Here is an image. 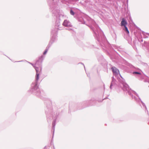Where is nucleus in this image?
<instances>
[{
  "mask_svg": "<svg viewBox=\"0 0 149 149\" xmlns=\"http://www.w3.org/2000/svg\"><path fill=\"white\" fill-rule=\"evenodd\" d=\"M111 69L113 73V75L116 77H117V79H118L119 82L118 85V87L119 88L120 87L121 89H123L124 91L128 92V94L131 96L132 98L134 99L136 102H139L140 100L143 106L145 108V111H147L148 113V110L145 104L141 100L139 97H138L137 99L136 97L133 96V94H135L138 97L137 93L135 91H132L131 89H130L128 85L124 81L121 80L120 79H118V76H121L120 74H119V70L115 67H112Z\"/></svg>",
  "mask_w": 149,
  "mask_h": 149,
  "instance_id": "nucleus-1",
  "label": "nucleus"
},
{
  "mask_svg": "<svg viewBox=\"0 0 149 149\" xmlns=\"http://www.w3.org/2000/svg\"><path fill=\"white\" fill-rule=\"evenodd\" d=\"M44 57L41 56L39 58V59L36 63V66H34L36 71V81L33 82L31 85V88L30 89L31 92L36 93V95L40 97V92L39 91L38 85V81L39 79V75L41 73L42 69V63Z\"/></svg>",
  "mask_w": 149,
  "mask_h": 149,
  "instance_id": "nucleus-2",
  "label": "nucleus"
},
{
  "mask_svg": "<svg viewBox=\"0 0 149 149\" xmlns=\"http://www.w3.org/2000/svg\"><path fill=\"white\" fill-rule=\"evenodd\" d=\"M94 26L96 30H94V27H91V29L94 32V36L97 38V41L103 48L104 49V47L108 48L109 47V44L104 37L103 32L97 25L95 24Z\"/></svg>",
  "mask_w": 149,
  "mask_h": 149,
  "instance_id": "nucleus-3",
  "label": "nucleus"
},
{
  "mask_svg": "<svg viewBox=\"0 0 149 149\" xmlns=\"http://www.w3.org/2000/svg\"><path fill=\"white\" fill-rule=\"evenodd\" d=\"M56 0H48V3L49 4L51 10L53 14L56 15L58 14V10H57L56 7Z\"/></svg>",
  "mask_w": 149,
  "mask_h": 149,
  "instance_id": "nucleus-4",
  "label": "nucleus"
},
{
  "mask_svg": "<svg viewBox=\"0 0 149 149\" xmlns=\"http://www.w3.org/2000/svg\"><path fill=\"white\" fill-rule=\"evenodd\" d=\"M60 24L61 23L60 19L59 18H58L56 20V22L55 24V28L53 30H52L51 32L52 35L54 34L53 36H52V38L51 39V40H52L53 41H54L55 39L56 38L55 36L58 30L61 29H60V28L59 27V26L60 25Z\"/></svg>",
  "mask_w": 149,
  "mask_h": 149,
  "instance_id": "nucleus-5",
  "label": "nucleus"
},
{
  "mask_svg": "<svg viewBox=\"0 0 149 149\" xmlns=\"http://www.w3.org/2000/svg\"><path fill=\"white\" fill-rule=\"evenodd\" d=\"M112 81L111 84L110 88V89H111L113 88L112 87H115L116 86V80L114 78L113 76L112 77Z\"/></svg>",
  "mask_w": 149,
  "mask_h": 149,
  "instance_id": "nucleus-6",
  "label": "nucleus"
},
{
  "mask_svg": "<svg viewBox=\"0 0 149 149\" xmlns=\"http://www.w3.org/2000/svg\"><path fill=\"white\" fill-rule=\"evenodd\" d=\"M63 26H71L72 25L70 22L67 20H65L63 24Z\"/></svg>",
  "mask_w": 149,
  "mask_h": 149,
  "instance_id": "nucleus-7",
  "label": "nucleus"
},
{
  "mask_svg": "<svg viewBox=\"0 0 149 149\" xmlns=\"http://www.w3.org/2000/svg\"><path fill=\"white\" fill-rule=\"evenodd\" d=\"M127 23L124 18L122 19L121 22V26H123L124 27L126 26Z\"/></svg>",
  "mask_w": 149,
  "mask_h": 149,
  "instance_id": "nucleus-8",
  "label": "nucleus"
},
{
  "mask_svg": "<svg viewBox=\"0 0 149 149\" xmlns=\"http://www.w3.org/2000/svg\"><path fill=\"white\" fill-rule=\"evenodd\" d=\"M133 74H139V79L140 80L144 78L143 76L142 75V74H141V73L139 72H133Z\"/></svg>",
  "mask_w": 149,
  "mask_h": 149,
  "instance_id": "nucleus-9",
  "label": "nucleus"
},
{
  "mask_svg": "<svg viewBox=\"0 0 149 149\" xmlns=\"http://www.w3.org/2000/svg\"><path fill=\"white\" fill-rule=\"evenodd\" d=\"M56 124V120H54L53 121L52 123V130H53V135H54V132L55 129V126Z\"/></svg>",
  "mask_w": 149,
  "mask_h": 149,
  "instance_id": "nucleus-10",
  "label": "nucleus"
},
{
  "mask_svg": "<svg viewBox=\"0 0 149 149\" xmlns=\"http://www.w3.org/2000/svg\"><path fill=\"white\" fill-rule=\"evenodd\" d=\"M71 0H61L62 3L68 5V3H71Z\"/></svg>",
  "mask_w": 149,
  "mask_h": 149,
  "instance_id": "nucleus-11",
  "label": "nucleus"
},
{
  "mask_svg": "<svg viewBox=\"0 0 149 149\" xmlns=\"http://www.w3.org/2000/svg\"><path fill=\"white\" fill-rule=\"evenodd\" d=\"M143 46L147 48H149V41L148 42H144Z\"/></svg>",
  "mask_w": 149,
  "mask_h": 149,
  "instance_id": "nucleus-12",
  "label": "nucleus"
},
{
  "mask_svg": "<svg viewBox=\"0 0 149 149\" xmlns=\"http://www.w3.org/2000/svg\"><path fill=\"white\" fill-rule=\"evenodd\" d=\"M49 45L47 46L46 47V49L45 50V52H44V53H43L44 55H45L47 53L48 50L49 49L50 46Z\"/></svg>",
  "mask_w": 149,
  "mask_h": 149,
  "instance_id": "nucleus-13",
  "label": "nucleus"
},
{
  "mask_svg": "<svg viewBox=\"0 0 149 149\" xmlns=\"http://www.w3.org/2000/svg\"><path fill=\"white\" fill-rule=\"evenodd\" d=\"M123 29L125 31L127 34H129V31L127 26L124 27V28Z\"/></svg>",
  "mask_w": 149,
  "mask_h": 149,
  "instance_id": "nucleus-14",
  "label": "nucleus"
},
{
  "mask_svg": "<svg viewBox=\"0 0 149 149\" xmlns=\"http://www.w3.org/2000/svg\"><path fill=\"white\" fill-rule=\"evenodd\" d=\"M128 65L131 68L133 69L135 68L134 67L130 64H128Z\"/></svg>",
  "mask_w": 149,
  "mask_h": 149,
  "instance_id": "nucleus-15",
  "label": "nucleus"
},
{
  "mask_svg": "<svg viewBox=\"0 0 149 149\" xmlns=\"http://www.w3.org/2000/svg\"><path fill=\"white\" fill-rule=\"evenodd\" d=\"M70 14L71 15H74V12H73V11L72 10H70Z\"/></svg>",
  "mask_w": 149,
  "mask_h": 149,
  "instance_id": "nucleus-16",
  "label": "nucleus"
},
{
  "mask_svg": "<svg viewBox=\"0 0 149 149\" xmlns=\"http://www.w3.org/2000/svg\"><path fill=\"white\" fill-rule=\"evenodd\" d=\"M29 63H30V64H31L32 65L33 67H34V66H36V64L34 65L33 64H32V63H29Z\"/></svg>",
  "mask_w": 149,
  "mask_h": 149,
  "instance_id": "nucleus-17",
  "label": "nucleus"
},
{
  "mask_svg": "<svg viewBox=\"0 0 149 149\" xmlns=\"http://www.w3.org/2000/svg\"><path fill=\"white\" fill-rule=\"evenodd\" d=\"M143 40H142H142H141V42H143Z\"/></svg>",
  "mask_w": 149,
  "mask_h": 149,
  "instance_id": "nucleus-18",
  "label": "nucleus"
},
{
  "mask_svg": "<svg viewBox=\"0 0 149 149\" xmlns=\"http://www.w3.org/2000/svg\"><path fill=\"white\" fill-rule=\"evenodd\" d=\"M85 22L84 23H83V24H85Z\"/></svg>",
  "mask_w": 149,
  "mask_h": 149,
  "instance_id": "nucleus-19",
  "label": "nucleus"
},
{
  "mask_svg": "<svg viewBox=\"0 0 149 149\" xmlns=\"http://www.w3.org/2000/svg\"><path fill=\"white\" fill-rule=\"evenodd\" d=\"M19 61L18 62H20V61Z\"/></svg>",
  "mask_w": 149,
  "mask_h": 149,
  "instance_id": "nucleus-20",
  "label": "nucleus"
}]
</instances>
